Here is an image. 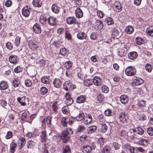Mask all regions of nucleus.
<instances>
[{
    "label": "nucleus",
    "instance_id": "nucleus-29",
    "mask_svg": "<svg viewBox=\"0 0 153 153\" xmlns=\"http://www.w3.org/2000/svg\"><path fill=\"white\" fill-rule=\"evenodd\" d=\"M138 143L140 145L144 146H147L149 144V142L148 140L144 139L140 140L138 141Z\"/></svg>",
    "mask_w": 153,
    "mask_h": 153
},
{
    "label": "nucleus",
    "instance_id": "nucleus-32",
    "mask_svg": "<svg viewBox=\"0 0 153 153\" xmlns=\"http://www.w3.org/2000/svg\"><path fill=\"white\" fill-rule=\"evenodd\" d=\"M126 32L128 34H131L134 31L133 27L131 25H128L125 29Z\"/></svg>",
    "mask_w": 153,
    "mask_h": 153
},
{
    "label": "nucleus",
    "instance_id": "nucleus-8",
    "mask_svg": "<svg viewBox=\"0 0 153 153\" xmlns=\"http://www.w3.org/2000/svg\"><path fill=\"white\" fill-rule=\"evenodd\" d=\"M127 51V48L125 46L122 48H119L118 49V55L120 57H123L126 54Z\"/></svg>",
    "mask_w": 153,
    "mask_h": 153
},
{
    "label": "nucleus",
    "instance_id": "nucleus-31",
    "mask_svg": "<svg viewBox=\"0 0 153 153\" xmlns=\"http://www.w3.org/2000/svg\"><path fill=\"white\" fill-rule=\"evenodd\" d=\"M143 82V80L141 78L136 77L134 81V83L135 85H139Z\"/></svg>",
    "mask_w": 153,
    "mask_h": 153
},
{
    "label": "nucleus",
    "instance_id": "nucleus-27",
    "mask_svg": "<svg viewBox=\"0 0 153 153\" xmlns=\"http://www.w3.org/2000/svg\"><path fill=\"white\" fill-rule=\"evenodd\" d=\"M86 99V97L85 95H81L77 97L76 102L77 103H80L84 102Z\"/></svg>",
    "mask_w": 153,
    "mask_h": 153
},
{
    "label": "nucleus",
    "instance_id": "nucleus-45",
    "mask_svg": "<svg viewBox=\"0 0 153 153\" xmlns=\"http://www.w3.org/2000/svg\"><path fill=\"white\" fill-rule=\"evenodd\" d=\"M101 90L103 92L105 93H108L109 91L108 87L105 85H102Z\"/></svg>",
    "mask_w": 153,
    "mask_h": 153
},
{
    "label": "nucleus",
    "instance_id": "nucleus-33",
    "mask_svg": "<svg viewBox=\"0 0 153 153\" xmlns=\"http://www.w3.org/2000/svg\"><path fill=\"white\" fill-rule=\"evenodd\" d=\"M60 8V7L56 4H53L51 7L52 11L56 13H57L59 12Z\"/></svg>",
    "mask_w": 153,
    "mask_h": 153
},
{
    "label": "nucleus",
    "instance_id": "nucleus-21",
    "mask_svg": "<svg viewBox=\"0 0 153 153\" xmlns=\"http://www.w3.org/2000/svg\"><path fill=\"white\" fill-rule=\"evenodd\" d=\"M53 84L54 86L56 88H59L61 86V82L60 79L56 78L53 81Z\"/></svg>",
    "mask_w": 153,
    "mask_h": 153
},
{
    "label": "nucleus",
    "instance_id": "nucleus-63",
    "mask_svg": "<svg viewBox=\"0 0 153 153\" xmlns=\"http://www.w3.org/2000/svg\"><path fill=\"white\" fill-rule=\"evenodd\" d=\"M97 15L98 17L100 18H102L105 15L104 13L100 10H98L97 11Z\"/></svg>",
    "mask_w": 153,
    "mask_h": 153
},
{
    "label": "nucleus",
    "instance_id": "nucleus-20",
    "mask_svg": "<svg viewBox=\"0 0 153 153\" xmlns=\"http://www.w3.org/2000/svg\"><path fill=\"white\" fill-rule=\"evenodd\" d=\"M138 56V54L136 52L133 51L130 52L128 55L129 59L133 60L136 59Z\"/></svg>",
    "mask_w": 153,
    "mask_h": 153
},
{
    "label": "nucleus",
    "instance_id": "nucleus-50",
    "mask_svg": "<svg viewBox=\"0 0 153 153\" xmlns=\"http://www.w3.org/2000/svg\"><path fill=\"white\" fill-rule=\"evenodd\" d=\"M61 123L64 127H67V118L66 117H63L62 119Z\"/></svg>",
    "mask_w": 153,
    "mask_h": 153
},
{
    "label": "nucleus",
    "instance_id": "nucleus-7",
    "mask_svg": "<svg viewBox=\"0 0 153 153\" xmlns=\"http://www.w3.org/2000/svg\"><path fill=\"white\" fill-rule=\"evenodd\" d=\"M66 22L68 24L72 25L75 24L77 25L78 27H79L80 24L76 21V18L74 17H69L66 19Z\"/></svg>",
    "mask_w": 153,
    "mask_h": 153
},
{
    "label": "nucleus",
    "instance_id": "nucleus-51",
    "mask_svg": "<svg viewBox=\"0 0 153 153\" xmlns=\"http://www.w3.org/2000/svg\"><path fill=\"white\" fill-rule=\"evenodd\" d=\"M119 31L116 28H113L112 30V35L117 36L119 35Z\"/></svg>",
    "mask_w": 153,
    "mask_h": 153
},
{
    "label": "nucleus",
    "instance_id": "nucleus-22",
    "mask_svg": "<svg viewBox=\"0 0 153 153\" xmlns=\"http://www.w3.org/2000/svg\"><path fill=\"white\" fill-rule=\"evenodd\" d=\"M76 17L79 18H82L83 15V13L79 8H77L75 11Z\"/></svg>",
    "mask_w": 153,
    "mask_h": 153
},
{
    "label": "nucleus",
    "instance_id": "nucleus-4",
    "mask_svg": "<svg viewBox=\"0 0 153 153\" xmlns=\"http://www.w3.org/2000/svg\"><path fill=\"white\" fill-rule=\"evenodd\" d=\"M92 117L91 114H86L85 115L82 122L86 125L90 124L92 122Z\"/></svg>",
    "mask_w": 153,
    "mask_h": 153
},
{
    "label": "nucleus",
    "instance_id": "nucleus-16",
    "mask_svg": "<svg viewBox=\"0 0 153 153\" xmlns=\"http://www.w3.org/2000/svg\"><path fill=\"white\" fill-rule=\"evenodd\" d=\"M93 82L96 86H99L101 84V79L98 76H95L93 79Z\"/></svg>",
    "mask_w": 153,
    "mask_h": 153
},
{
    "label": "nucleus",
    "instance_id": "nucleus-11",
    "mask_svg": "<svg viewBox=\"0 0 153 153\" xmlns=\"http://www.w3.org/2000/svg\"><path fill=\"white\" fill-rule=\"evenodd\" d=\"M113 8L114 10L116 12H119L122 10L120 3L119 2L117 1L114 4Z\"/></svg>",
    "mask_w": 153,
    "mask_h": 153
},
{
    "label": "nucleus",
    "instance_id": "nucleus-57",
    "mask_svg": "<svg viewBox=\"0 0 153 153\" xmlns=\"http://www.w3.org/2000/svg\"><path fill=\"white\" fill-rule=\"evenodd\" d=\"M13 136V133L10 131H9L7 132L5 136V138L7 139L11 138Z\"/></svg>",
    "mask_w": 153,
    "mask_h": 153
},
{
    "label": "nucleus",
    "instance_id": "nucleus-38",
    "mask_svg": "<svg viewBox=\"0 0 153 153\" xmlns=\"http://www.w3.org/2000/svg\"><path fill=\"white\" fill-rule=\"evenodd\" d=\"M41 81L45 84H49L50 82L49 77L47 76L43 77L41 78Z\"/></svg>",
    "mask_w": 153,
    "mask_h": 153
},
{
    "label": "nucleus",
    "instance_id": "nucleus-58",
    "mask_svg": "<svg viewBox=\"0 0 153 153\" xmlns=\"http://www.w3.org/2000/svg\"><path fill=\"white\" fill-rule=\"evenodd\" d=\"M21 37L19 36H17L15 39V44L17 46H18L20 43Z\"/></svg>",
    "mask_w": 153,
    "mask_h": 153
},
{
    "label": "nucleus",
    "instance_id": "nucleus-44",
    "mask_svg": "<svg viewBox=\"0 0 153 153\" xmlns=\"http://www.w3.org/2000/svg\"><path fill=\"white\" fill-rule=\"evenodd\" d=\"M107 127L105 124L102 123L100 129V131L103 133H105L107 131Z\"/></svg>",
    "mask_w": 153,
    "mask_h": 153
},
{
    "label": "nucleus",
    "instance_id": "nucleus-19",
    "mask_svg": "<svg viewBox=\"0 0 153 153\" xmlns=\"http://www.w3.org/2000/svg\"><path fill=\"white\" fill-rule=\"evenodd\" d=\"M136 131L134 129H132L128 132L127 136L129 137L131 139H132L136 137Z\"/></svg>",
    "mask_w": 153,
    "mask_h": 153
},
{
    "label": "nucleus",
    "instance_id": "nucleus-17",
    "mask_svg": "<svg viewBox=\"0 0 153 153\" xmlns=\"http://www.w3.org/2000/svg\"><path fill=\"white\" fill-rule=\"evenodd\" d=\"M96 24L95 25V28L98 30H101L103 27V24L102 21L99 20H97L96 22Z\"/></svg>",
    "mask_w": 153,
    "mask_h": 153
},
{
    "label": "nucleus",
    "instance_id": "nucleus-1",
    "mask_svg": "<svg viewBox=\"0 0 153 153\" xmlns=\"http://www.w3.org/2000/svg\"><path fill=\"white\" fill-rule=\"evenodd\" d=\"M73 134V131L70 128L67 129L66 130L63 131L61 134V137L63 142L66 143L70 140L69 135Z\"/></svg>",
    "mask_w": 153,
    "mask_h": 153
},
{
    "label": "nucleus",
    "instance_id": "nucleus-54",
    "mask_svg": "<svg viewBox=\"0 0 153 153\" xmlns=\"http://www.w3.org/2000/svg\"><path fill=\"white\" fill-rule=\"evenodd\" d=\"M106 21L108 25H111L114 23L112 19L110 17H108L106 18Z\"/></svg>",
    "mask_w": 153,
    "mask_h": 153
},
{
    "label": "nucleus",
    "instance_id": "nucleus-53",
    "mask_svg": "<svg viewBox=\"0 0 153 153\" xmlns=\"http://www.w3.org/2000/svg\"><path fill=\"white\" fill-rule=\"evenodd\" d=\"M25 84L26 87H29L32 85V81L28 79H26L25 80Z\"/></svg>",
    "mask_w": 153,
    "mask_h": 153
},
{
    "label": "nucleus",
    "instance_id": "nucleus-62",
    "mask_svg": "<svg viewBox=\"0 0 153 153\" xmlns=\"http://www.w3.org/2000/svg\"><path fill=\"white\" fill-rule=\"evenodd\" d=\"M84 85L87 86H89L92 84V82L91 80L89 79L85 80L84 82Z\"/></svg>",
    "mask_w": 153,
    "mask_h": 153
},
{
    "label": "nucleus",
    "instance_id": "nucleus-43",
    "mask_svg": "<svg viewBox=\"0 0 153 153\" xmlns=\"http://www.w3.org/2000/svg\"><path fill=\"white\" fill-rule=\"evenodd\" d=\"M47 21L48 20L45 17L43 16H41L39 19V22L41 23L43 25L45 24Z\"/></svg>",
    "mask_w": 153,
    "mask_h": 153
},
{
    "label": "nucleus",
    "instance_id": "nucleus-23",
    "mask_svg": "<svg viewBox=\"0 0 153 153\" xmlns=\"http://www.w3.org/2000/svg\"><path fill=\"white\" fill-rule=\"evenodd\" d=\"M33 31L36 33H40L41 32V29L39 25L37 24H35L33 27Z\"/></svg>",
    "mask_w": 153,
    "mask_h": 153
},
{
    "label": "nucleus",
    "instance_id": "nucleus-60",
    "mask_svg": "<svg viewBox=\"0 0 153 153\" xmlns=\"http://www.w3.org/2000/svg\"><path fill=\"white\" fill-rule=\"evenodd\" d=\"M57 103V102H55L53 103L52 105V110L55 112H56L58 109V106L56 105Z\"/></svg>",
    "mask_w": 153,
    "mask_h": 153
},
{
    "label": "nucleus",
    "instance_id": "nucleus-30",
    "mask_svg": "<svg viewBox=\"0 0 153 153\" xmlns=\"http://www.w3.org/2000/svg\"><path fill=\"white\" fill-rule=\"evenodd\" d=\"M32 4L34 7H40L42 5V1L41 0H33Z\"/></svg>",
    "mask_w": 153,
    "mask_h": 153
},
{
    "label": "nucleus",
    "instance_id": "nucleus-3",
    "mask_svg": "<svg viewBox=\"0 0 153 153\" xmlns=\"http://www.w3.org/2000/svg\"><path fill=\"white\" fill-rule=\"evenodd\" d=\"M126 74L129 76L134 75L136 73V70L134 67L130 66L127 67L125 70Z\"/></svg>",
    "mask_w": 153,
    "mask_h": 153
},
{
    "label": "nucleus",
    "instance_id": "nucleus-37",
    "mask_svg": "<svg viewBox=\"0 0 153 153\" xmlns=\"http://www.w3.org/2000/svg\"><path fill=\"white\" fill-rule=\"evenodd\" d=\"M134 130L136 131V133L140 135H143L144 132L143 129L139 127L136 128Z\"/></svg>",
    "mask_w": 153,
    "mask_h": 153
},
{
    "label": "nucleus",
    "instance_id": "nucleus-18",
    "mask_svg": "<svg viewBox=\"0 0 153 153\" xmlns=\"http://www.w3.org/2000/svg\"><path fill=\"white\" fill-rule=\"evenodd\" d=\"M9 61L12 63L14 64H16L18 62L17 57L16 55H11L9 57Z\"/></svg>",
    "mask_w": 153,
    "mask_h": 153
},
{
    "label": "nucleus",
    "instance_id": "nucleus-61",
    "mask_svg": "<svg viewBox=\"0 0 153 153\" xmlns=\"http://www.w3.org/2000/svg\"><path fill=\"white\" fill-rule=\"evenodd\" d=\"M112 146L115 150H117L120 148V145L117 142H115L113 143Z\"/></svg>",
    "mask_w": 153,
    "mask_h": 153
},
{
    "label": "nucleus",
    "instance_id": "nucleus-42",
    "mask_svg": "<svg viewBox=\"0 0 153 153\" xmlns=\"http://www.w3.org/2000/svg\"><path fill=\"white\" fill-rule=\"evenodd\" d=\"M135 42L137 44L141 45L143 43V40L142 38L138 37L136 38Z\"/></svg>",
    "mask_w": 153,
    "mask_h": 153
},
{
    "label": "nucleus",
    "instance_id": "nucleus-36",
    "mask_svg": "<svg viewBox=\"0 0 153 153\" xmlns=\"http://www.w3.org/2000/svg\"><path fill=\"white\" fill-rule=\"evenodd\" d=\"M146 32L148 35L153 36V26H151L147 28Z\"/></svg>",
    "mask_w": 153,
    "mask_h": 153
},
{
    "label": "nucleus",
    "instance_id": "nucleus-55",
    "mask_svg": "<svg viewBox=\"0 0 153 153\" xmlns=\"http://www.w3.org/2000/svg\"><path fill=\"white\" fill-rule=\"evenodd\" d=\"M147 132L148 134L150 136L153 135V128L149 127L147 128Z\"/></svg>",
    "mask_w": 153,
    "mask_h": 153
},
{
    "label": "nucleus",
    "instance_id": "nucleus-13",
    "mask_svg": "<svg viewBox=\"0 0 153 153\" xmlns=\"http://www.w3.org/2000/svg\"><path fill=\"white\" fill-rule=\"evenodd\" d=\"M119 119L120 121L123 123L127 122L128 117L124 112H122L119 116Z\"/></svg>",
    "mask_w": 153,
    "mask_h": 153
},
{
    "label": "nucleus",
    "instance_id": "nucleus-9",
    "mask_svg": "<svg viewBox=\"0 0 153 153\" xmlns=\"http://www.w3.org/2000/svg\"><path fill=\"white\" fill-rule=\"evenodd\" d=\"M17 144L19 150L22 149L26 144L25 139L22 137H20L17 140Z\"/></svg>",
    "mask_w": 153,
    "mask_h": 153
},
{
    "label": "nucleus",
    "instance_id": "nucleus-12",
    "mask_svg": "<svg viewBox=\"0 0 153 153\" xmlns=\"http://www.w3.org/2000/svg\"><path fill=\"white\" fill-rule=\"evenodd\" d=\"M93 148L89 145H85L82 150L83 153H90L92 150Z\"/></svg>",
    "mask_w": 153,
    "mask_h": 153
},
{
    "label": "nucleus",
    "instance_id": "nucleus-34",
    "mask_svg": "<svg viewBox=\"0 0 153 153\" xmlns=\"http://www.w3.org/2000/svg\"><path fill=\"white\" fill-rule=\"evenodd\" d=\"M97 128V127L96 126H92L88 127L87 129V132L89 134H91L94 132Z\"/></svg>",
    "mask_w": 153,
    "mask_h": 153
},
{
    "label": "nucleus",
    "instance_id": "nucleus-49",
    "mask_svg": "<svg viewBox=\"0 0 153 153\" xmlns=\"http://www.w3.org/2000/svg\"><path fill=\"white\" fill-rule=\"evenodd\" d=\"M72 64L70 61H67L65 62L64 65V66L67 69L70 68L72 66Z\"/></svg>",
    "mask_w": 153,
    "mask_h": 153
},
{
    "label": "nucleus",
    "instance_id": "nucleus-40",
    "mask_svg": "<svg viewBox=\"0 0 153 153\" xmlns=\"http://www.w3.org/2000/svg\"><path fill=\"white\" fill-rule=\"evenodd\" d=\"M84 116L85 115L83 112L80 113L76 117V120L78 121H81L83 120Z\"/></svg>",
    "mask_w": 153,
    "mask_h": 153
},
{
    "label": "nucleus",
    "instance_id": "nucleus-5",
    "mask_svg": "<svg viewBox=\"0 0 153 153\" xmlns=\"http://www.w3.org/2000/svg\"><path fill=\"white\" fill-rule=\"evenodd\" d=\"M28 45L29 47L33 50L35 53H37L38 51L39 50L38 46L34 42L30 40L28 42Z\"/></svg>",
    "mask_w": 153,
    "mask_h": 153
},
{
    "label": "nucleus",
    "instance_id": "nucleus-41",
    "mask_svg": "<svg viewBox=\"0 0 153 153\" xmlns=\"http://www.w3.org/2000/svg\"><path fill=\"white\" fill-rule=\"evenodd\" d=\"M63 153H71L70 149L69 147L67 146H65L62 148Z\"/></svg>",
    "mask_w": 153,
    "mask_h": 153
},
{
    "label": "nucleus",
    "instance_id": "nucleus-24",
    "mask_svg": "<svg viewBox=\"0 0 153 153\" xmlns=\"http://www.w3.org/2000/svg\"><path fill=\"white\" fill-rule=\"evenodd\" d=\"M8 88V85L7 82L5 81H1L0 83V88L1 90H5Z\"/></svg>",
    "mask_w": 153,
    "mask_h": 153
},
{
    "label": "nucleus",
    "instance_id": "nucleus-14",
    "mask_svg": "<svg viewBox=\"0 0 153 153\" xmlns=\"http://www.w3.org/2000/svg\"><path fill=\"white\" fill-rule=\"evenodd\" d=\"M48 24L51 26H54L56 24V18L53 16H50L48 19Z\"/></svg>",
    "mask_w": 153,
    "mask_h": 153
},
{
    "label": "nucleus",
    "instance_id": "nucleus-56",
    "mask_svg": "<svg viewBox=\"0 0 153 153\" xmlns=\"http://www.w3.org/2000/svg\"><path fill=\"white\" fill-rule=\"evenodd\" d=\"M145 69L148 72H150L152 70L151 65L149 64H146L145 66Z\"/></svg>",
    "mask_w": 153,
    "mask_h": 153
},
{
    "label": "nucleus",
    "instance_id": "nucleus-2",
    "mask_svg": "<svg viewBox=\"0 0 153 153\" xmlns=\"http://www.w3.org/2000/svg\"><path fill=\"white\" fill-rule=\"evenodd\" d=\"M76 87V85L72 83L70 81H66L63 85V88L66 91L73 90Z\"/></svg>",
    "mask_w": 153,
    "mask_h": 153
},
{
    "label": "nucleus",
    "instance_id": "nucleus-28",
    "mask_svg": "<svg viewBox=\"0 0 153 153\" xmlns=\"http://www.w3.org/2000/svg\"><path fill=\"white\" fill-rule=\"evenodd\" d=\"M120 100L122 103L125 104L128 102V98L127 95H123L120 97Z\"/></svg>",
    "mask_w": 153,
    "mask_h": 153
},
{
    "label": "nucleus",
    "instance_id": "nucleus-10",
    "mask_svg": "<svg viewBox=\"0 0 153 153\" xmlns=\"http://www.w3.org/2000/svg\"><path fill=\"white\" fill-rule=\"evenodd\" d=\"M30 7L28 6L24 7L22 10V15L25 17H28L30 15Z\"/></svg>",
    "mask_w": 153,
    "mask_h": 153
},
{
    "label": "nucleus",
    "instance_id": "nucleus-59",
    "mask_svg": "<svg viewBox=\"0 0 153 153\" xmlns=\"http://www.w3.org/2000/svg\"><path fill=\"white\" fill-rule=\"evenodd\" d=\"M105 115L107 116H110L112 115V113L111 111L109 109H107L104 112Z\"/></svg>",
    "mask_w": 153,
    "mask_h": 153
},
{
    "label": "nucleus",
    "instance_id": "nucleus-15",
    "mask_svg": "<svg viewBox=\"0 0 153 153\" xmlns=\"http://www.w3.org/2000/svg\"><path fill=\"white\" fill-rule=\"evenodd\" d=\"M77 37L79 39L83 40L86 39L87 36L86 34L84 32L79 31L77 33Z\"/></svg>",
    "mask_w": 153,
    "mask_h": 153
},
{
    "label": "nucleus",
    "instance_id": "nucleus-46",
    "mask_svg": "<svg viewBox=\"0 0 153 153\" xmlns=\"http://www.w3.org/2000/svg\"><path fill=\"white\" fill-rule=\"evenodd\" d=\"M111 148L108 146H105L102 151V153H109L110 152Z\"/></svg>",
    "mask_w": 153,
    "mask_h": 153
},
{
    "label": "nucleus",
    "instance_id": "nucleus-52",
    "mask_svg": "<svg viewBox=\"0 0 153 153\" xmlns=\"http://www.w3.org/2000/svg\"><path fill=\"white\" fill-rule=\"evenodd\" d=\"M19 84V82L18 79H15L13 81V85L15 87L18 86Z\"/></svg>",
    "mask_w": 153,
    "mask_h": 153
},
{
    "label": "nucleus",
    "instance_id": "nucleus-26",
    "mask_svg": "<svg viewBox=\"0 0 153 153\" xmlns=\"http://www.w3.org/2000/svg\"><path fill=\"white\" fill-rule=\"evenodd\" d=\"M36 141L35 140H29L27 142V146L28 149H32L35 145Z\"/></svg>",
    "mask_w": 153,
    "mask_h": 153
},
{
    "label": "nucleus",
    "instance_id": "nucleus-6",
    "mask_svg": "<svg viewBox=\"0 0 153 153\" xmlns=\"http://www.w3.org/2000/svg\"><path fill=\"white\" fill-rule=\"evenodd\" d=\"M17 100L21 104V105L23 106L26 105V103L28 102L29 101V99L25 96L18 97Z\"/></svg>",
    "mask_w": 153,
    "mask_h": 153
},
{
    "label": "nucleus",
    "instance_id": "nucleus-64",
    "mask_svg": "<svg viewBox=\"0 0 153 153\" xmlns=\"http://www.w3.org/2000/svg\"><path fill=\"white\" fill-rule=\"evenodd\" d=\"M137 104L139 106L143 107L145 106L146 102L144 100H141Z\"/></svg>",
    "mask_w": 153,
    "mask_h": 153
},
{
    "label": "nucleus",
    "instance_id": "nucleus-47",
    "mask_svg": "<svg viewBox=\"0 0 153 153\" xmlns=\"http://www.w3.org/2000/svg\"><path fill=\"white\" fill-rule=\"evenodd\" d=\"M62 111L64 114H68L69 112L68 106H65L63 107Z\"/></svg>",
    "mask_w": 153,
    "mask_h": 153
},
{
    "label": "nucleus",
    "instance_id": "nucleus-35",
    "mask_svg": "<svg viewBox=\"0 0 153 153\" xmlns=\"http://www.w3.org/2000/svg\"><path fill=\"white\" fill-rule=\"evenodd\" d=\"M40 137L41 141L42 142H45L46 139V132L45 131H42L41 133Z\"/></svg>",
    "mask_w": 153,
    "mask_h": 153
},
{
    "label": "nucleus",
    "instance_id": "nucleus-25",
    "mask_svg": "<svg viewBox=\"0 0 153 153\" xmlns=\"http://www.w3.org/2000/svg\"><path fill=\"white\" fill-rule=\"evenodd\" d=\"M17 146V145L16 143L12 142L10 144L9 153H14L16 150Z\"/></svg>",
    "mask_w": 153,
    "mask_h": 153
},
{
    "label": "nucleus",
    "instance_id": "nucleus-39",
    "mask_svg": "<svg viewBox=\"0 0 153 153\" xmlns=\"http://www.w3.org/2000/svg\"><path fill=\"white\" fill-rule=\"evenodd\" d=\"M29 113L28 111H25L22 115V119L23 120L25 121L29 116Z\"/></svg>",
    "mask_w": 153,
    "mask_h": 153
},
{
    "label": "nucleus",
    "instance_id": "nucleus-48",
    "mask_svg": "<svg viewBox=\"0 0 153 153\" xmlns=\"http://www.w3.org/2000/svg\"><path fill=\"white\" fill-rule=\"evenodd\" d=\"M47 89L45 87H42L40 89L41 93L43 95H45L48 92Z\"/></svg>",
    "mask_w": 153,
    "mask_h": 153
}]
</instances>
